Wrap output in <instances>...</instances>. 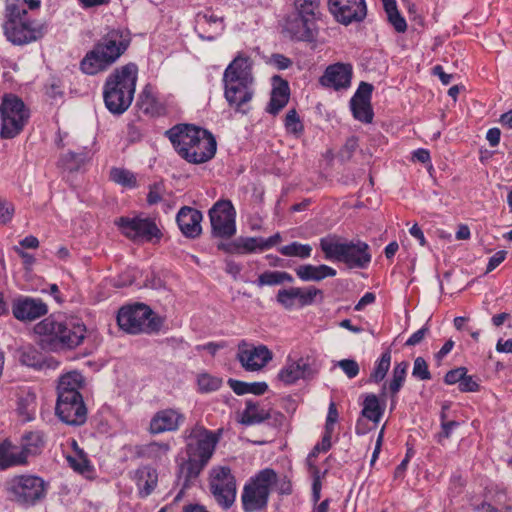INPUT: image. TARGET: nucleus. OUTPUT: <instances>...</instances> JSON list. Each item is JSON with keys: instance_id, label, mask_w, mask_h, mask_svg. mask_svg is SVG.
Wrapping results in <instances>:
<instances>
[{"instance_id": "obj_5", "label": "nucleus", "mask_w": 512, "mask_h": 512, "mask_svg": "<svg viewBox=\"0 0 512 512\" xmlns=\"http://www.w3.org/2000/svg\"><path fill=\"white\" fill-rule=\"evenodd\" d=\"M319 247L326 260L343 263L348 269H367L372 261L370 246L360 239L348 241L328 234L320 238Z\"/></svg>"}, {"instance_id": "obj_39", "label": "nucleus", "mask_w": 512, "mask_h": 512, "mask_svg": "<svg viewBox=\"0 0 512 512\" xmlns=\"http://www.w3.org/2000/svg\"><path fill=\"white\" fill-rule=\"evenodd\" d=\"M338 410L334 402L329 404L328 413L326 417L325 430L321 439V442H317L313 448H331L332 446V434L334 431L335 424L338 421Z\"/></svg>"}, {"instance_id": "obj_35", "label": "nucleus", "mask_w": 512, "mask_h": 512, "mask_svg": "<svg viewBox=\"0 0 512 512\" xmlns=\"http://www.w3.org/2000/svg\"><path fill=\"white\" fill-rule=\"evenodd\" d=\"M409 368V362L408 361H401L398 363H395L393 370H392V376L389 380V397L391 399V405L392 407L395 406L397 402V395L404 386V383L406 381L407 377V370Z\"/></svg>"}, {"instance_id": "obj_1", "label": "nucleus", "mask_w": 512, "mask_h": 512, "mask_svg": "<svg viewBox=\"0 0 512 512\" xmlns=\"http://www.w3.org/2000/svg\"><path fill=\"white\" fill-rule=\"evenodd\" d=\"M178 155L191 164H203L214 158L217 141L209 130L189 123H179L166 130Z\"/></svg>"}, {"instance_id": "obj_25", "label": "nucleus", "mask_w": 512, "mask_h": 512, "mask_svg": "<svg viewBox=\"0 0 512 512\" xmlns=\"http://www.w3.org/2000/svg\"><path fill=\"white\" fill-rule=\"evenodd\" d=\"M271 85L270 100L265 111L276 116L288 104L291 91L289 82L280 75L272 76Z\"/></svg>"}, {"instance_id": "obj_12", "label": "nucleus", "mask_w": 512, "mask_h": 512, "mask_svg": "<svg viewBox=\"0 0 512 512\" xmlns=\"http://www.w3.org/2000/svg\"><path fill=\"white\" fill-rule=\"evenodd\" d=\"M209 488L216 503L223 510H228L234 505L237 495L236 479L229 467L213 469Z\"/></svg>"}, {"instance_id": "obj_56", "label": "nucleus", "mask_w": 512, "mask_h": 512, "mask_svg": "<svg viewBox=\"0 0 512 512\" xmlns=\"http://www.w3.org/2000/svg\"><path fill=\"white\" fill-rule=\"evenodd\" d=\"M412 376L421 381H427L432 378L428 363L423 357L419 356L415 358Z\"/></svg>"}, {"instance_id": "obj_4", "label": "nucleus", "mask_w": 512, "mask_h": 512, "mask_svg": "<svg viewBox=\"0 0 512 512\" xmlns=\"http://www.w3.org/2000/svg\"><path fill=\"white\" fill-rule=\"evenodd\" d=\"M138 66L134 62L115 68L103 85L105 107L114 115H122L128 110L136 91Z\"/></svg>"}, {"instance_id": "obj_6", "label": "nucleus", "mask_w": 512, "mask_h": 512, "mask_svg": "<svg viewBox=\"0 0 512 512\" xmlns=\"http://www.w3.org/2000/svg\"><path fill=\"white\" fill-rule=\"evenodd\" d=\"M116 320L119 328L130 335L158 334L165 322L150 306L141 302L121 306Z\"/></svg>"}, {"instance_id": "obj_46", "label": "nucleus", "mask_w": 512, "mask_h": 512, "mask_svg": "<svg viewBox=\"0 0 512 512\" xmlns=\"http://www.w3.org/2000/svg\"><path fill=\"white\" fill-rule=\"evenodd\" d=\"M296 14L305 16L316 23L319 12V0H295Z\"/></svg>"}, {"instance_id": "obj_62", "label": "nucleus", "mask_w": 512, "mask_h": 512, "mask_svg": "<svg viewBox=\"0 0 512 512\" xmlns=\"http://www.w3.org/2000/svg\"><path fill=\"white\" fill-rule=\"evenodd\" d=\"M141 109L145 114L151 116H160L164 114L165 111V108L158 103L155 98H148L147 101L142 104Z\"/></svg>"}, {"instance_id": "obj_57", "label": "nucleus", "mask_w": 512, "mask_h": 512, "mask_svg": "<svg viewBox=\"0 0 512 512\" xmlns=\"http://www.w3.org/2000/svg\"><path fill=\"white\" fill-rule=\"evenodd\" d=\"M165 190L164 183L162 181L155 182L149 185V192L147 194V203L149 205L158 204L162 200V194Z\"/></svg>"}, {"instance_id": "obj_44", "label": "nucleus", "mask_w": 512, "mask_h": 512, "mask_svg": "<svg viewBox=\"0 0 512 512\" xmlns=\"http://www.w3.org/2000/svg\"><path fill=\"white\" fill-rule=\"evenodd\" d=\"M321 450H312V452L307 457V464L309 466V469L311 471L312 477H313V483H312V501L314 504H317L321 497V479H320V471L317 466H315L312 463V460L315 459L318 455V453Z\"/></svg>"}, {"instance_id": "obj_9", "label": "nucleus", "mask_w": 512, "mask_h": 512, "mask_svg": "<svg viewBox=\"0 0 512 512\" xmlns=\"http://www.w3.org/2000/svg\"><path fill=\"white\" fill-rule=\"evenodd\" d=\"M47 489L48 483L35 475L15 476L8 484L11 500L25 508L42 501L46 497Z\"/></svg>"}, {"instance_id": "obj_15", "label": "nucleus", "mask_w": 512, "mask_h": 512, "mask_svg": "<svg viewBox=\"0 0 512 512\" xmlns=\"http://www.w3.org/2000/svg\"><path fill=\"white\" fill-rule=\"evenodd\" d=\"M374 86L371 83L361 81L354 95L349 101L351 113L357 121L370 124L374 118L371 104Z\"/></svg>"}, {"instance_id": "obj_3", "label": "nucleus", "mask_w": 512, "mask_h": 512, "mask_svg": "<svg viewBox=\"0 0 512 512\" xmlns=\"http://www.w3.org/2000/svg\"><path fill=\"white\" fill-rule=\"evenodd\" d=\"M131 40L128 29L108 30L80 61V70L87 75L107 70L127 51Z\"/></svg>"}, {"instance_id": "obj_49", "label": "nucleus", "mask_w": 512, "mask_h": 512, "mask_svg": "<svg viewBox=\"0 0 512 512\" xmlns=\"http://www.w3.org/2000/svg\"><path fill=\"white\" fill-rule=\"evenodd\" d=\"M284 127L288 134L300 137L304 133V125L296 109H290L284 119Z\"/></svg>"}, {"instance_id": "obj_38", "label": "nucleus", "mask_w": 512, "mask_h": 512, "mask_svg": "<svg viewBox=\"0 0 512 512\" xmlns=\"http://www.w3.org/2000/svg\"><path fill=\"white\" fill-rule=\"evenodd\" d=\"M391 358V349L387 348L385 351L382 352L381 356L375 361L374 367L370 372L368 379L366 380L367 384H379L382 381H384L391 366Z\"/></svg>"}, {"instance_id": "obj_28", "label": "nucleus", "mask_w": 512, "mask_h": 512, "mask_svg": "<svg viewBox=\"0 0 512 512\" xmlns=\"http://www.w3.org/2000/svg\"><path fill=\"white\" fill-rule=\"evenodd\" d=\"M185 417L174 409H165L157 412L150 421V431L152 434H159L164 431L177 430L183 423Z\"/></svg>"}, {"instance_id": "obj_16", "label": "nucleus", "mask_w": 512, "mask_h": 512, "mask_svg": "<svg viewBox=\"0 0 512 512\" xmlns=\"http://www.w3.org/2000/svg\"><path fill=\"white\" fill-rule=\"evenodd\" d=\"M319 369L315 361L310 357H301L297 361H291L279 371L278 379L286 385H291L300 379L312 380L318 374Z\"/></svg>"}, {"instance_id": "obj_26", "label": "nucleus", "mask_w": 512, "mask_h": 512, "mask_svg": "<svg viewBox=\"0 0 512 512\" xmlns=\"http://www.w3.org/2000/svg\"><path fill=\"white\" fill-rule=\"evenodd\" d=\"M273 354L265 345L239 351L237 358L246 371H259L272 360Z\"/></svg>"}, {"instance_id": "obj_23", "label": "nucleus", "mask_w": 512, "mask_h": 512, "mask_svg": "<svg viewBox=\"0 0 512 512\" xmlns=\"http://www.w3.org/2000/svg\"><path fill=\"white\" fill-rule=\"evenodd\" d=\"M285 30L290 34L292 40L308 43L316 41L318 34L314 21L296 13L287 18Z\"/></svg>"}, {"instance_id": "obj_31", "label": "nucleus", "mask_w": 512, "mask_h": 512, "mask_svg": "<svg viewBox=\"0 0 512 512\" xmlns=\"http://www.w3.org/2000/svg\"><path fill=\"white\" fill-rule=\"evenodd\" d=\"M84 386V378L78 371H72L62 375L58 380L57 399L68 397H80V389Z\"/></svg>"}, {"instance_id": "obj_34", "label": "nucleus", "mask_w": 512, "mask_h": 512, "mask_svg": "<svg viewBox=\"0 0 512 512\" xmlns=\"http://www.w3.org/2000/svg\"><path fill=\"white\" fill-rule=\"evenodd\" d=\"M362 405V417L371 421L372 424L376 426L385 412L386 401L383 400V402H381L376 394L368 393L364 395Z\"/></svg>"}, {"instance_id": "obj_36", "label": "nucleus", "mask_w": 512, "mask_h": 512, "mask_svg": "<svg viewBox=\"0 0 512 512\" xmlns=\"http://www.w3.org/2000/svg\"><path fill=\"white\" fill-rule=\"evenodd\" d=\"M270 409L260 407L259 402L252 399L245 401V409L241 413L240 423L243 425H260L269 416Z\"/></svg>"}, {"instance_id": "obj_22", "label": "nucleus", "mask_w": 512, "mask_h": 512, "mask_svg": "<svg viewBox=\"0 0 512 512\" xmlns=\"http://www.w3.org/2000/svg\"><path fill=\"white\" fill-rule=\"evenodd\" d=\"M61 333L67 342L64 344V351H69L83 343L87 327L81 318L61 314Z\"/></svg>"}, {"instance_id": "obj_48", "label": "nucleus", "mask_w": 512, "mask_h": 512, "mask_svg": "<svg viewBox=\"0 0 512 512\" xmlns=\"http://www.w3.org/2000/svg\"><path fill=\"white\" fill-rule=\"evenodd\" d=\"M279 252L284 256L306 259L311 256L312 247L309 244H302L294 241L288 245L280 247Z\"/></svg>"}, {"instance_id": "obj_47", "label": "nucleus", "mask_w": 512, "mask_h": 512, "mask_svg": "<svg viewBox=\"0 0 512 512\" xmlns=\"http://www.w3.org/2000/svg\"><path fill=\"white\" fill-rule=\"evenodd\" d=\"M110 180L127 188L137 187V180L131 171L125 168L113 167L110 170Z\"/></svg>"}, {"instance_id": "obj_30", "label": "nucleus", "mask_w": 512, "mask_h": 512, "mask_svg": "<svg viewBox=\"0 0 512 512\" xmlns=\"http://www.w3.org/2000/svg\"><path fill=\"white\" fill-rule=\"evenodd\" d=\"M287 418L280 411L270 409L269 416L265 418L262 424L259 425V430L267 432V436L259 439H255L252 442L256 445H264L270 443L278 432L285 426H287Z\"/></svg>"}, {"instance_id": "obj_40", "label": "nucleus", "mask_w": 512, "mask_h": 512, "mask_svg": "<svg viewBox=\"0 0 512 512\" xmlns=\"http://www.w3.org/2000/svg\"><path fill=\"white\" fill-rule=\"evenodd\" d=\"M66 460L69 466L81 475L89 476L93 472V465L84 450H73L72 454L66 455Z\"/></svg>"}, {"instance_id": "obj_13", "label": "nucleus", "mask_w": 512, "mask_h": 512, "mask_svg": "<svg viewBox=\"0 0 512 512\" xmlns=\"http://www.w3.org/2000/svg\"><path fill=\"white\" fill-rule=\"evenodd\" d=\"M38 336L37 344L46 352H64V344L67 343L61 333V314H51L38 322L34 328Z\"/></svg>"}, {"instance_id": "obj_42", "label": "nucleus", "mask_w": 512, "mask_h": 512, "mask_svg": "<svg viewBox=\"0 0 512 512\" xmlns=\"http://www.w3.org/2000/svg\"><path fill=\"white\" fill-rule=\"evenodd\" d=\"M36 405V395L34 392L28 391L25 395L19 397L17 412L23 417V421L27 422L34 419Z\"/></svg>"}, {"instance_id": "obj_37", "label": "nucleus", "mask_w": 512, "mask_h": 512, "mask_svg": "<svg viewBox=\"0 0 512 512\" xmlns=\"http://www.w3.org/2000/svg\"><path fill=\"white\" fill-rule=\"evenodd\" d=\"M227 384L232 389V391L239 396L248 393L261 396L269 390L268 384L264 381L248 383L234 378H229L227 380Z\"/></svg>"}, {"instance_id": "obj_53", "label": "nucleus", "mask_w": 512, "mask_h": 512, "mask_svg": "<svg viewBox=\"0 0 512 512\" xmlns=\"http://www.w3.org/2000/svg\"><path fill=\"white\" fill-rule=\"evenodd\" d=\"M298 287L280 289L276 295V301L286 310H291L297 300Z\"/></svg>"}, {"instance_id": "obj_63", "label": "nucleus", "mask_w": 512, "mask_h": 512, "mask_svg": "<svg viewBox=\"0 0 512 512\" xmlns=\"http://www.w3.org/2000/svg\"><path fill=\"white\" fill-rule=\"evenodd\" d=\"M217 249L227 254H236L242 255L241 242L240 237L229 241V242H219L217 244Z\"/></svg>"}, {"instance_id": "obj_33", "label": "nucleus", "mask_w": 512, "mask_h": 512, "mask_svg": "<svg viewBox=\"0 0 512 512\" xmlns=\"http://www.w3.org/2000/svg\"><path fill=\"white\" fill-rule=\"evenodd\" d=\"M295 272L298 278L305 282H320L327 277H334L337 274L334 268L326 264H320L318 266L303 264L298 266Z\"/></svg>"}, {"instance_id": "obj_52", "label": "nucleus", "mask_w": 512, "mask_h": 512, "mask_svg": "<svg viewBox=\"0 0 512 512\" xmlns=\"http://www.w3.org/2000/svg\"><path fill=\"white\" fill-rule=\"evenodd\" d=\"M222 383V378L212 376L208 373H202L197 378L198 390L201 393L217 391L221 388Z\"/></svg>"}, {"instance_id": "obj_32", "label": "nucleus", "mask_w": 512, "mask_h": 512, "mask_svg": "<svg viewBox=\"0 0 512 512\" xmlns=\"http://www.w3.org/2000/svg\"><path fill=\"white\" fill-rule=\"evenodd\" d=\"M133 479L137 486L138 496L144 499L150 496L157 487L158 474L153 467L142 466L134 472Z\"/></svg>"}, {"instance_id": "obj_51", "label": "nucleus", "mask_w": 512, "mask_h": 512, "mask_svg": "<svg viewBox=\"0 0 512 512\" xmlns=\"http://www.w3.org/2000/svg\"><path fill=\"white\" fill-rule=\"evenodd\" d=\"M87 159L88 151L84 148L81 152L68 151L66 154L61 156L60 162L62 166L69 170H74L84 164Z\"/></svg>"}, {"instance_id": "obj_10", "label": "nucleus", "mask_w": 512, "mask_h": 512, "mask_svg": "<svg viewBox=\"0 0 512 512\" xmlns=\"http://www.w3.org/2000/svg\"><path fill=\"white\" fill-rule=\"evenodd\" d=\"M115 225L126 238L134 242L142 241L158 243L163 236L156 222L148 217L122 216L115 220Z\"/></svg>"}, {"instance_id": "obj_24", "label": "nucleus", "mask_w": 512, "mask_h": 512, "mask_svg": "<svg viewBox=\"0 0 512 512\" xmlns=\"http://www.w3.org/2000/svg\"><path fill=\"white\" fill-rule=\"evenodd\" d=\"M203 214L200 210L183 206L176 215V223L181 233L188 239H196L202 233Z\"/></svg>"}, {"instance_id": "obj_27", "label": "nucleus", "mask_w": 512, "mask_h": 512, "mask_svg": "<svg viewBox=\"0 0 512 512\" xmlns=\"http://www.w3.org/2000/svg\"><path fill=\"white\" fill-rule=\"evenodd\" d=\"M222 430L210 431L203 426L196 425L186 436V448L208 449L218 444Z\"/></svg>"}, {"instance_id": "obj_43", "label": "nucleus", "mask_w": 512, "mask_h": 512, "mask_svg": "<svg viewBox=\"0 0 512 512\" xmlns=\"http://www.w3.org/2000/svg\"><path fill=\"white\" fill-rule=\"evenodd\" d=\"M501 497H505L504 492H499L497 494V500L494 502L483 500L481 502H472L471 508L473 512H512L511 505L503 504L500 499Z\"/></svg>"}, {"instance_id": "obj_45", "label": "nucleus", "mask_w": 512, "mask_h": 512, "mask_svg": "<svg viewBox=\"0 0 512 512\" xmlns=\"http://www.w3.org/2000/svg\"><path fill=\"white\" fill-rule=\"evenodd\" d=\"M19 361L27 367L40 369L43 366L42 354L32 346L24 347L19 351Z\"/></svg>"}, {"instance_id": "obj_29", "label": "nucleus", "mask_w": 512, "mask_h": 512, "mask_svg": "<svg viewBox=\"0 0 512 512\" xmlns=\"http://www.w3.org/2000/svg\"><path fill=\"white\" fill-rule=\"evenodd\" d=\"M253 82L252 68L249 64V57L238 54L226 67L222 82Z\"/></svg>"}, {"instance_id": "obj_54", "label": "nucleus", "mask_w": 512, "mask_h": 512, "mask_svg": "<svg viewBox=\"0 0 512 512\" xmlns=\"http://www.w3.org/2000/svg\"><path fill=\"white\" fill-rule=\"evenodd\" d=\"M317 295L323 298V291L321 289L316 288L315 286H309L305 289L298 287L297 292V301L299 307H305L312 305L315 302V297Z\"/></svg>"}, {"instance_id": "obj_18", "label": "nucleus", "mask_w": 512, "mask_h": 512, "mask_svg": "<svg viewBox=\"0 0 512 512\" xmlns=\"http://www.w3.org/2000/svg\"><path fill=\"white\" fill-rule=\"evenodd\" d=\"M48 313L47 304L40 298L20 295L12 301V314L21 322H31Z\"/></svg>"}, {"instance_id": "obj_60", "label": "nucleus", "mask_w": 512, "mask_h": 512, "mask_svg": "<svg viewBox=\"0 0 512 512\" xmlns=\"http://www.w3.org/2000/svg\"><path fill=\"white\" fill-rule=\"evenodd\" d=\"M337 365L343 370L349 379L355 378L359 374V364L354 359H342Z\"/></svg>"}, {"instance_id": "obj_64", "label": "nucleus", "mask_w": 512, "mask_h": 512, "mask_svg": "<svg viewBox=\"0 0 512 512\" xmlns=\"http://www.w3.org/2000/svg\"><path fill=\"white\" fill-rule=\"evenodd\" d=\"M458 388L463 393L478 392L480 390V384L476 379H474L473 376L465 373V376H463V379H461Z\"/></svg>"}, {"instance_id": "obj_58", "label": "nucleus", "mask_w": 512, "mask_h": 512, "mask_svg": "<svg viewBox=\"0 0 512 512\" xmlns=\"http://www.w3.org/2000/svg\"><path fill=\"white\" fill-rule=\"evenodd\" d=\"M267 64L275 67L277 70H286L293 65V61L284 54L273 53L267 60Z\"/></svg>"}, {"instance_id": "obj_20", "label": "nucleus", "mask_w": 512, "mask_h": 512, "mask_svg": "<svg viewBox=\"0 0 512 512\" xmlns=\"http://www.w3.org/2000/svg\"><path fill=\"white\" fill-rule=\"evenodd\" d=\"M353 67L350 63H334L329 65L319 82L322 86L333 88L336 91L347 89L351 85Z\"/></svg>"}, {"instance_id": "obj_14", "label": "nucleus", "mask_w": 512, "mask_h": 512, "mask_svg": "<svg viewBox=\"0 0 512 512\" xmlns=\"http://www.w3.org/2000/svg\"><path fill=\"white\" fill-rule=\"evenodd\" d=\"M328 7L335 20L345 26L362 22L367 15L365 0H328Z\"/></svg>"}, {"instance_id": "obj_19", "label": "nucleus", "mask_w": 512, "mask_h": 512, "mask_svg": "<svg viewBox=\"0 0 512 512\" xmlns=\"http://www.w3.org/2000/svg\"><path fill=\"white\" fill-rule=\"evenodd\" d=\"M188 457L179 466L180 477L184 478L183 489L196 479L211 459L214 450H187Z\"/></svg>"}, {"instance_id": "obj_7", "label": "nucleus", "mask_w": 512, "mask_h": 512, "mask_svg": "<svg viewBox=\"0 0 512 512\" xmlns=\"http://www.w3.org/2000/svg\"><path fill=\"white\" fill-rule=\"evenodd\" d=\"M278 482V474L272 468H264L251 476L243 486L241 505L243 512H263Z\"/></svg>"}, {"instance_id": "obj_50", "label": "nucleus", "mask_w": 512, "mask_h": 512, "mask_svg": "<svg viewBox=\"0 0 512 512\" xmlns=\"http://www.w3.org/2000/svg\"><path fill=\"white\" fill-rule=\"evenodd\" d=\"M388 22L397 33H404L407 30V22L397 8V2L384 8Z\"/></svg>"}, {"instance_id": "obj_2", "label": "nucleus", "mask_w": 512, "mask_h": 512, "mask_svg": "<svg viewBox=\"0 0 512 512\" xmlns=\"http://www.w3.org/2000/svg\"><path fill=\"white\" fill-rule=\"evenodd\" d=\"M40 0H6L4 34L13 45L23 46L43 38L48 32L46 23H38L28 16L30 10L38 9Z\"/></svg>"}, {"instance_id": "obj_8", "label": "nucleus", "mask_w": 512, "mask_h": 512, "mask_svg": "<svg viewBox=\"0 0 512 512\" xmlns=\"http://www.w3.org/2000/svg\"><path fill=\"white\" fill-rule=\"evenodd\" d=\"M0 138L13 139L24 129L30 118V110L16 94L7 93L0 104Z\"/></svg>"}, {"instance_id": "obj_41", "label": "nucleus", "mask_w": 512, "mask_h": 512, "mask_svg": "<svg viewBox=\"0 0 512 512\" xmlns=\"http://www.w3.org/2000/svg\"><path fill=\"white\" fill-rule=\"evenodd\" d=\"M30 452L31 450H20L18 453L13 450H0V470L26 464Z\"/></svg>"}, {"instance_id": "obj_59", "label": "nucleus", "mask_w": 512, "mask_h": 512, "mask_svg": "<svg viewBox=\"0 0 512 512\" xmlns=\"http://www.w3.org/2000/svg\"><path fill=\"white\" fill-rule=\"evenodd\" d=\"M258 287L280 285L279 271H265L254 282Z\"/></svg>"}, {"instance_id": "obj_55", "label": "nucleus", "mask_w": 512, "mask_h": 512, "mask_svg": "<svg viewBox=\"0 0 512 512\" xmlns=\"http://www.w3.org/2000/svg\"><path fill=\"white\" fill-rule=\"evenodd\" d=\"M45 444L43 432L31 431L22 435L19 448H41L45 446Z\"/></svg>"}, {"instance_id": "obj_17", "label": "nucleus", "mask_w": 512, "mask_h": 512, "mask_svg": "<svg viewBox=\"0 0 512 512\" xmlns=\"http://www.w3.org/2000/svg\"><path fill=\"white\" fill-rule=\"evenodd\" d=\"M55 413L59 419L68 425L80 426L87 420V408L83 397H68L57 399Z\"/></svg>"}, {"instance_id": "obj_61", "label": "nucleus", "mask_w": 512, "mask_h": 512, "mask_svg": "<svg viewBox=\"0 0 512 512\" xmlns=\"http://www.w3.org/2000/svg\"><path fill=\"white\" fill-rule=\"evenodd\" d=\"M467 372L468 369L464 366L451 369L444 375L443 381L446 385L460 384L461 379Z\"/></svg>"}, {"instance_id": "obj_11", "label": "nucleus", "mask_w": 512, "mask_h": 512, "mask_svg": "<svg viewBox=\"0 0 512 512\" xmlns=\"http://www.w3.org/2000/svg\"><path fill=\"white\" fill-rule=\"evenodd\" d=\"M208 215L213 238L228 240L236 234V210L230 200L220 199L215 202Z\"/></svg>"}, {"instance_id": "obj_21", "label": "nucleus", "mask_w": 512, "mask_h": 512, "mask_svg": "<svg viewBox=\"0 0 512 512\" xmlns=\"http://www.w3.org/2000/svg\"><path fill=\"white\" fill-rule=\"evenodd\" d=\"M253 82H223L224 97L230 107H234L236 112L247 114L249 109L242 107L250 102L254 96V90L251 88Z\"/></svg>"}]
</instances>
